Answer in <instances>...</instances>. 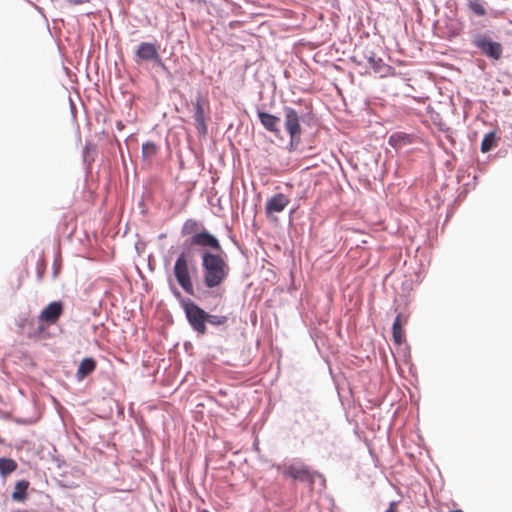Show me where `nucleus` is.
Segmentation results:
<instances>
[{
  "label": "nucleus",
  "mask_w": 512,
  "mask_h": 512,
  "mask_svg": "<svg viewBox=\"0 0 512 512\" xmlns=\"http://www.w3.org/2000/svg\"><path fill=\"white\" fill-rule=\"evenodd\" d=\"M29 487V482L26 480L18 481L15 485L14 491L12 493V498L15 501H24L27 497L26 491Z\"/></svg>",
  "instance_id": "nucleus-17"
},
{
  "label": "nucleus",
  "mask_w": 512,
  "mask_h": 512,
  "mask_svg": "<svg viewBox=\"0 0 512 512\" xmlns=\"http://www.w3.org/2000/svg\"><path fill=\"white\" fill-rule=\"evenodd\" d=\"M290 199L283 193L273 195L266 202L265 212L268 217L273 216L275 213H281L289 205Z\"/></svg>",
  "instance_id": "nucleus-9"
},
{
  "label": "nucleus",
  "mask_w": 512,
  "mask_h": 512,
  "mask_svg": "<svg viewBox=\"0 0 512 512\" xmlns=\"http://www.w3.org/2000/svg\"><path fill=\"white\" fill-rule=\"evenodd\" d=\"M97 366V363L94 358L87 357L84 358L77 369L76 377L79 381H82L84 378H86L88 375H90L92 372L95 371Z\"/></svg>",
  "instance_id": "nucleus-14"
},
{
  "label": "nucleus",
  "mask_w": 512,
  "mask_h": 512,
  "mask_svg": "<svg viewBox=\"0 0 512 512\" xmlns=\"http://www.w3.org/2000/svg\"><path fill=\"white\" fill-rule=\"evenodd\" d=\"M64 312V305L61 301H53L49 303L39 314L38 319L40 322L48 326L54 325L58 322L59 318Z\"/></svg>",
  "instance_id": "nucleus-6"
},
{
  "label": "nucleus",
  "mask_w": 512,
  "mask_h": 512,
  "mask_svg": "<svg viewBox=\"0 0 512 512\" xmlns=\"http://www.w3.org/2000/svg\"><path fill=\"white\" fill-rule=\"evenodd\" d=\"M201 260L204 285L209 289L222 285L230 272L225 257L219 253L204 251L201 255Z\"/></svg>",
  "instance_id": "nucleus-1"
},
{
  "label": "nucleus",
  "mask_w": 512,
  "mask_h": 512,
  "mask_svg": "<svg viewBox=\"0 0 512 512\" xmlns=\"http://www.w3.org/2000/svg\"><path fill=\"white\" fill-rule=\"evenodd\" d=\"M459 31H460L459 29H458V30H456V31L454 32V35H458V34H459Z\"/></svg>",
  "instance_id": "nucleus-26"
},
{
  "label": "nucleus",
  "mask_w": 512,
  "mask_h": 512,
  "mask_svg": "<svg viewBox=\"0 0 512 512\" xmlns=\"http://www.w3.org/2000/svg\"><path fill=\"white\" fill-rule=\"evenodd\" d=\"M385 512H398V503L395 501L390 502L389 507Z\"/></svg>",
  "instance_id": "nucleus-24"
},
{
  "label": "nucleus",
  "mask_w": 512,
  "mask_h": 512,
  "mask_svg": "<svg viewBox=\"0 0 512 512\" xmlns=\"http://www.w3.org/2000/svg\"><path fill=\"white\" fill-rule=\"evenodd\" d=\"M367 62L369 67L378 74L384 75L388 69L389 66L386 65L381 58H376L374 55L367 58Z\"/></svg>",
  "instance_id": "nucleus-18"
},
{
  "label": "nucleus",
  "mask_w": 512,
  "mask_h": 512,
  "mask_svg": "<svg viewBox=\"0 0 512 512\" xmlns=\"http://www.w3.org/2000/svg\"><path fill=\"white\" fill-rule=\"evenodd\" d=\"M202 224L195 219H187L181 228V233L183 236L191 235V237L201 231Z\"/></svg>",
  "instance_id": "nucleus-15"
},
{
  "label": "nucleus",
  "mask_w": 512,
  "mask_h": 512,
  "mask_svg": "<svg viewBox=\"0 0 512 512\" xmlns=\"http://www.w3.org/2000/svg\"><path fill=\"white\" fill-rule=\"evenodd\" d=\"M449 512H464L462 510H452V511H449Z\"/></svg>",
  "instance_id": "nucleus-25"
},
{
  "label": "nucleus",
  "mask_w": 512,
  "mask_h": 512,
  "mask_svg": "<svg viewBox=\"0 0 512 512\" xmlns=\"http://www.w3.org/2000/svg\"><path fill=\"white\" fill-rule=\"evenodd\" d=\"M196 271L193 258L186 252H181L174 264V276L179 286L189 295H194L191 273Z\"/></svg>",
  "instance_id": "nucleus-2"
},
{
  "label": "nucleus",
  "mask_w": 512,
  "mask_h": 512,
  "mask_svg": "<svg viewBox=\"0 0 512 512\" xmlns=\"http://www.w3.org/2000/svg\"><path fill=\"white\" fill-rule=\"evenodd\" d=\"M142 153L145 158H151L157 153V146L153 142H146L142 145Z\"/></svg>",
  "instance_id": "nucleus-22"
},
{
  "label": "nucleus",
  "mask_w": 512,
  "mask_h": 512,
  "mask_svg": "<svg viewBox=\"0 0 512 512\" xmlns=\"http://www.w3.org/2000/svg\"><path fill=\"white\" fill-rule=\"evenodd\" d=\"M190 244L205 248L208 247L218 252L222 251V247L218 239L210 232H208L206 229H202L200 232L195 233L190 238Z\"/></svg>",
  "instance_id": "nucleus-8"
},
{
  "label": "nucleus",
  "mask_w": 512,
  "mask_h": 512,
  "mask_svg": "<svg viewBox=\"0 0 512 512\" xmlns=\"http://www.w3.org/2000/svg\"><path fill=\"white\" fill-rule=\"evenodd\" d=\"M407 323V317L402 314L397 315L393 326H392V336L395 344L401 345L405 341V333L403 330V326Z\"/></svg>",
  "instance_id": "nucleus-13"
},
{
  "label": "nucleus",
  "mask_w": 512,
  "mask_h": 512,
  "mask_svg": "<svg viewBox=\"0 0 512 512\" xmlns=\"http://www.w3.org/2000/svg\"><path fill=\"white\" fill-rule=\"evenodd\" d=\"M284 125L290 136L289 150L293 151L297 148L301 141L302 127L300 124V115L289 106L283 108Z\"/></svg>",
  "instance_id": "nucleus-3"
},
{
  "label": "nucleus",
  "mask_w": 512,
  "mask_h": 512,
  "mask_svg": "<svg viewBox=\"0 0 512 512\" xmlns=\"http://www.w3.org/2000/svg\"><path fill=\"white\" fill-rule=\"evenodd\" d=\"M258 118L260 123L266 130L274 133L276 136L280 134V118L267 112L259 111Z\"/></svg>",
  "instance_id": "nucleus-11"
},
{
  "label": "nucleus",
  "mask_w": 512,
  "mask_h": 512,
  "mask_svg": "<svg viewBox=\"0 0 512 512\" xmlns=\"http://www.w3.org/2000/svg\"><path fill=\"white\" fill-rule=\"evenodd\" d=\"M467 6L476 16L483 17L487 14L485 3L482 0H469Z\"/></svg>",
  "instance_id": "nucleus-20"
},
{
  "label": "nucleus",
  "mask_w": 512,
  "mask_h": 512,
  "mask_svg": "<svg viewBox=\"0 0 512 512\" xmlns=\"http://www.w3.org/2000/svg\"><path fill=\"white\" fill-rule=\"evenodd\" d=\"M211 325L214 326H221L224 325L227 322V317L223 315H210L207 316V321Z\"/></svg>",
  "instance_id": "nucleus-23"
},
{
  "label": "nucleus",
  "mask_w": 512,
  "mask_h": 512,
  "mask_svg": "<svg viewBox=\"0 0 512 512\" xmlns=\"http://www.w3.org/2000/svg\"><path fill=\"white\" fill-rule=\"evenodd\" d=\"M283 474L294 480H299L302 482L312 483L314 481L313 474L305 466L291 465L284 470Z\"/></svg>",
  "instance_id": "nucleus-10"
},
{
  "label": "nucleus",
  "mask_w": 512,
  "mask_h": 512,
  "mask_svg": "<svg viewBox=\"0 0 512 512\" xmlns=\"http://www.w3.org/2000/svg\"><path fill=\"white\" fill-rule=\"evenodd\" d=\"M136 62L139 61H154L161 66L165 67L161 61L158 46L155 43L150 42H142L138 46V49L135 52Z\"/></svg>",
  "instance_id": "nucleus-7"
},
{
  "label": "nucleus",
  "mask_w": 512,
  "mask_h": 512,
  "mask_svg": "<svg viewBox=\"0 0 512 512\" xmlns=\"http://www.w3.org/2000/svg\"><path fill=\"white\" fill-rule=\"evenodd\" d=\"M195 112H194V120L196 124V128L201 135L207 134V125L205 121V112L201 99H197L194 104Z\"/></svg>",
  "instance_id": "nucleus-12"
},
{
  "label": "nucleus",
  "mask_w": 512,
  "mask_h": 512,
  "mask_svg": "<svg viewBox=\"0 0 512 512\" xmlns=\"http://www.w3.org/2000/svg\"><path fill=\"white\" fill-rule=\"evenodd\" d=\"M18 467V464L15 460L11 458H0V474L3 477L8 476L12 472H14Z\"/></svg>",
  "instance_id": "nucleus-19"
},
{
  "label": "nucleus",
  "mask_w": 512,
  "mask_h": 512,
  "mask_svg": "<svg viewBox=\"0 0 512 512\" xmlns=\"http://www.w3.org/2000/svg\"><path fill=\"white\" fill-rule=\"evenodd\" d=\"M497 144V137L495 132H489L486 134L481 143V151L483 153L489 152Z\"/></svg>",
  "instance_id": "nucleus-21"
},
{
  "label": "nucleus",
  "mask_w": 512,
  "mask_h": 512,
  "mask_svg": "<svg viewBox=\"0 0 512 512\" xmlns=\"http://www.w3.org/2000/svg\"><path fill=\"white\" fill-rule=\"evenodd\" d=\"M182 307L185 311L187 320L192 328L201 335L206 333V321L208 313H206L202 308L196 305L191 300H182Z\"/></svg>",
  "instance_id": "nucleus-4"
},
{
  "label": "nucleus",
  "mask_w": 512,
  "mask_h": 512,
  "mask_svg": "<svg viewBox=\"0 0 512 512\" xmlns=\"http://www.w3.org/2000/svg\"><path fill=\"white\" fill-rule=\"evenodd\" d=\"M473 45L478 48L487 57L498 60L503 53L502 45L499 42L492 41L485 35H477L473 39Z\"/></svg>",
  "instance_id": "nucleus-5"
},
{
  "label": "nucleus",
  "mask_w": 512,
  "mask_h": 512,
  "mask_svg": "<svg viewBox=\"0 0 512 512\" xmlns=\"http://www.w3.org/2000/svg\"><path fill=\"white\" fill-rule=\"evenodd\" d=\"M44 269H39V274L41 275L43 273Z\"/></svg>",
  "instance_id": "nucleus-27"
},
{
  "label": "nucleus",
  "mask_w": 512,
  "mask_h": 512,
  "mask_svg": "<svg viewBox=\"0 0 512 512\" xmlns=\"http://www.w3.org/2000/svg\"><path fill=\"white\" fill-rule=\"evenodd\" d=\"M410 143L411 136L403 132L393 133L389 138V144L394 148H400Z\"/></svg>",
  "instance_id": "nucleus-16"
},
{
  "label": "nucleus",
  "mask_w": 512,
  "mask_h": 512,
  "mask_svg": "<svg viewBox=\"0 0 512 512\" xmlns=\"http://www.w3.org/2000/svg\"><path fill=\"white\" fill-rule=\"evenodd\" d=\"M175 295L180 296V292L176 291Z\"/></svg>",
  "instance_id": "nucleus-28"
}]
</instances>
